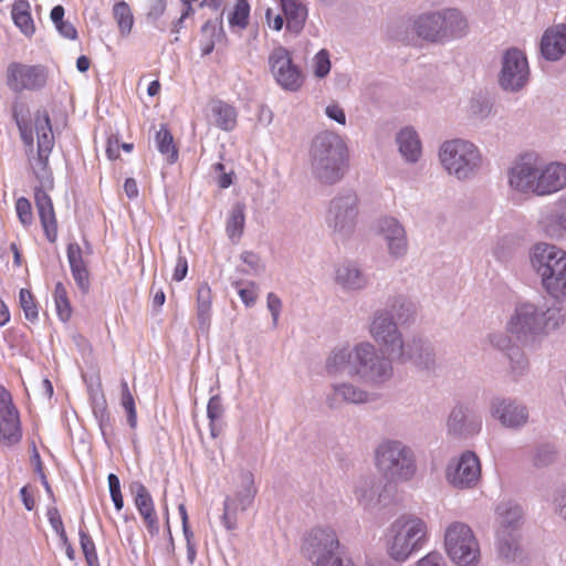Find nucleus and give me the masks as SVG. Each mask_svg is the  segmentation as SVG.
I'll use <instances>...</instances> for the list:
<instances>
[{
	"label": "nucleus",
	"mask_w": 566,
	"mask_h": 566,
	"mask_svg": "<svg viewBox=\"0 0 566 566\" xmlns=\"http://www.w3.org/2000/svg\"><path fill=\"white\" fill-rule=\"evenodd\" d=\"M67 259L71 268V272L77 270L87 269L82 256V250L77 243H70L67 245Z\"/></svg>",
	"instance_id": "nucleus-54"
},
{
	"label": "nucleus",
	"mask_w": 566,
	"mask_h": 566,
	"mask_svg": "<svg viewBox=\"0 0 566 566\" xmlns=\"http://www.w3.org/2000/svg\"><path fill=\"white\" fill-rule=\"evenodd\" d=\"M250 4L247 0H237L232 11L228 14V22L231 28L243 30L248 27Z\"/></svg>",
	"instance_id": "nucleus-45"
},
{
	"label": "nucleus",
	"mask_w": 566,
	"mask_h": 566,
	"mask_svg": "<svg viewBox=\"0 0 566 566\" xmlns=\"http://www.w3.org/2000/svg\"><path fill=\"white\" fill-rule=\"evenodd\" d=\"M239 486L232 496H227L223 503L222 523L228 531L237 528L239 512L247 511L254 502L256 488L253 474L243 471L239 475Z\"/></svg>",
	"instance_id": "nucleus-16"
},
{
	"label": "nucleus",
	"mask_w": 566,
	"mask_h": 566,
	"mask_svg": "<svg viewBox=\"0 0 566 566\" xmlns=\"http://www.w3.org/2000/svg\"><path fill=\"white\" fill-rule=\"evenodd\" d=\"M530 80V66L525 54L511 48L503 52L499 74L500 87L510 93L523 90Z\"/></svg>",
	"instance_id": "nucleus-13"
},
{
	"label": "nucleus",
	"mask_w": 566,
	"mask_h": 566,
	"mask_svg": "<svg viewBox=\"0 0 566 566\" xmlns=\"http://www.w3.org/2000/svg\"><path fill=\"white\" fill-rule=\"evenodd\" d=\"M313 71L315 76L325 77L331 71L329 54L326 50H321L313 59Z\"/></svg>",
	"instance_id": "nucleus-52"
},
{
	"label": "nucleus",
	"mask_w": 566,
	"mask_h": 566,
	"mask_svg": "<svg viewBox=\"0 0 566 566\" xmlns=\"http://www.w3.org/2000/svg\"><path fill=\"white\" fill-rule=\"evenodd\" d=\"M223 406L219 396L210 398L207 406V415L210 421H219L223 416Z\"/></svg>",
	"instance_id": "nucleus-57"
},
{
	"label": "nucleus",
	"mask_w": 566,
	"mask_h": 566,
	"mask_svg": "<svg viewBox=\"0 0 566 566\" xmlns=\"http://www.w3.org/2000/svg\"><path fill=\"white\" fill-rule=\"evenodd\" d=\"M438 158L447 175L458 181L473 179L483 165L480 148L464 138H452L441 143L438 149Z\"/></svg>",
	"instance_id": "nucleus-9"
},
{
	"label": "nucleus",
	"mask_w": 566,
	"mask_h": 566,
	"mask_svg": "<svg viewBox=\"0 0 566 566\" xmlns=\"http://www.w3.org/2000/svg\"><path fill=\"white\" fill-rule=\"evenodd\" d=\"M566 323L562 308L523 302L515 306L506 322V331L525 345L542 342Z\"/></svg>",
	"instance_id": "nucleus-3"
},
{
	"label": "nucleus",
	"mask_w": 566,
	"mask_h": 566,
	"mask_svg": "<svg viewBox=\"0 0 566 566\" xmlns=\"http://www.w3.org/2000/svg\"><path fill=\"white\" fill-rule=\"evenodd\" d=\"M122 388V406L127 412V421L130 428H136L137 426V413H136V407H135V400L129 391L127 381L123 380L120 384Z\"/></svg>",
	"instance_id": "nucleus-49"
},
{
	"label": "nucleus",
	"mask_w": 566,
	"mask_h": 566,
	"mask_svg": "<svg viewBox=\"0 0 566 566\" xmlns=\"http://www.w3.org/2000/svg\"><path fill=\"white\" fill-rule=\"evenodd\" d=\"M557 449L551 443H542L536 446L531 453V462L537 468H547L557 461Z\"/></svg>",
	"instance_id": "nucleus-43"
},
{
	"label": "nucleus",
	"mask_w": 566,
	"mask_h": 566,
	"mask_svg": "<svg viewBox=\"0 0 566 566\" xmlns=\"http://www.w3.org/2000/svg\"><path fill=\"white\" fill-rule=\"evenodd\" d=\"M490 415L506 429L520 430L530 420L528 408L513 398L496 397L491 400Z\"/></svg>",
	"instance_id": "nucleus-22"
},
{
	"label": "nucleus",
	"mask_w": 566,
	"mask_h": 566,
	"mask_svg": "<svg viewBox=\"0 0 566 566\" xmlns=\"http://www.w3.org/2000/svg\"><path fill=\"white\" fill-rule=\"evenodd\" d=\"M394 359L399 363L412 361L419 368L427 370L436 366L433 346L428 340L417 336L403 342L401 350L397 352Z\"/></svg>",
	"instance_id": "nucleus-26"
},
{
	"label": "nucleus",
	"mask_w": 566,
	"mask_h": 566,
	"mask_svg": "<svg viewBox=\"0 0 566 566\" xmlns=\"http://www.w3.org/2000/svg\"><path fill=\"white\" fill-rule=\"evenodd\" d=\"M156 143L158 150L165 155L170 164L175 163L178 158V151L174 145L172 135L168 129L161 128L156 134Z\"/></svg>",
	"instance_id": "nucleus-47"
},
{
	"label": "nucleus",
	"mask_w": 566,
	"mask_h": 566,
	"mask_svg": "<svg viewBox=\"0 0 566 566\" xmlns=\"http://www.w3.org/2000/svg\"><path fill=\"white\" fill-rule=\"evenodd\" d=\"M447 433L454 439H469L482 429V418L469 406L457 405L447 418Z\"/></svg>",
	"instance_id": "nucleus-23"
},
{
	"label": "nucleus",
	"mask_w": 566,
	"mask_h": 566,
	"mask_svg": "<svg viewBox=\"0 0 566 566\" xmlns=\"http://www.w3.org/2000/svg\"><path fill=\"white\" fill-rule=\"evenodd\" d=\"M336 530L329 525H319L307 531L302 539L303 556L316 566L342 547Z\"/></svg>",
	"instance_id": "nucleus-12"
},
{
	"label": "nucleus",
	"mask_w": 566,
	"mask_h": 566,
	"mask_svg": "<svg viewBox=\"0 0 566 566\" xmlns=\"http://www.w3.org/2000/svg\"><path fill=\"white\" fill-rule=\"evenodd\" d=\"M541 52L546 60L557 61L566 54V25L547 29L542 36Z\"/></svg>",
	"instance_id": "nucleus-29"
},
{
	"label": "nucleus",
	"mask_w": 566,
	"mask_h": 566,
	"mask_svg": "<svg viewBox=\"0 0 566 566\" xmlns=\"http://www.w3.org/2000/svg\"><path fill=\"white\" fill-rule=\"evenodd\" d=\"M72 276L77 287L83 292L87 293L90 290V274L87 269L77 270L72 272Z\"/></svg>",
	"instance_id": "nucleus-61"
},
{
	"label": "nucleus",
	"mask_w": 566,
	"mask_h": 566,
	"mask_svg": "<svg viewBox=\"0 0 566 566\" xmlns=\"http://www.w3.org/2000/svg\"><path fill=\"white\" fill-rule=\"evenodd\" d=\"M269 66L275 82L283 90L297 92L302 87L304 76L300 67L294 64L287 49L275 48L269 55Z\"/></svg>",
	"instance_id": "nucleus-18"
},
{
	"label": "nucleus",
	"mask_w": 566,
	"mask_h": 566,
	"mask_svg": "<svg viewBox=\"0 0 566 566\" xmlns=\"http://www.w3.org/2000/svg\"><path fill=\"white\" fill-rule=\"evenodd\" d=\"M415 566H447L442 555L438 552H430L421 557Z\"/></svg>",
	"instance_id": "nucleus-59"
},
{
	"label": "nucleus",
	"mask_w": 566,
	"mask_h": 566,
	"mask_svg": "<svg viewBox=\"0 0 566 566\" xmlns=\"http://www.w3.org/2000/svg\"><path fill=\"white\" fill-rule=\"evenodd\" d=\"M20 306L23 310L24 316L28 321L34 322L38 319V307L34 297L29 290L22 289L20 291Z\"/></svg>",
	"instance_id": "nucleus-50"
},
{
	"label": "nucleus",
	"mask_w": 566,
	"mask_h": 566,
	"mask_svg": "<svg viewBox=\"0 0 566 566\" xmlns=\"http://www.w3.org/2000/svg\"><path fill=\"white\" fill-rule=\"evenodd\" d=\"M368 333L373 340L378 344L392 358L401 350L405 342L399 329L398 322H394L386 311L375 310L369 316Z\"/></svg>",
	"instance_id": "nucleus-14"
},
{
	"label": "nucleus",
	"mask_w": 566,
	"mask_h": 566,
	"mask_svg": "<svg viewBox=\"0 0 566 566\" xmlns=\"http://www.w3.org/2000/svg\"><path fill=\"white\" fill-rule=\"evenodd\" d=\"M224 10L221 11L220 15L214 20H208L202 25V34L207 38V41L203 43L201 48L202 55L210 54L213 49L216 42L220 41L224 36L223 27H222V17Z\"/></svg>",
	"instance_id": "nucleus-42"
},
{
	"label": "nucleus",
	"mask_w": 566,
	"mask_h": 566,
	"mask_svg": "<svg viewBox=\"0 0 566 566\" xmlns=\"http://www.w3.org/2000/svg\"><path fill=\"white\" fill-rule=\"evenodd\" d=\"M212 293L207 283L201 284L197 291V321L198 329L207 334L210 328Z\"/></svg>",
	"instance_id": "nucleus-38"
},
{
	"label": "nucleus",
	"mask_w": 566,
	"mask_h": 566,
	"mask_svg": "<svg viewBox=\"0 0 566 566\" xmlns=\"http://www.w3.org/2000/svg\"><path fill=\"white\" fill-rule=\"evenodd\" d=\"M398 151L408 164H416L422 156V144L417 130L411 126L401 128L396 134Z\"/></svg>",
	"instance_id": "nucleus-31"
},
{
	"label": "nucleus",
	"mask_w": 566,
	"mask_h": 566,
	"mask_svg": "<svg viewBox=\"0 0 566 566\" xmlns=\"http://www.w3.org/2000/svg\"><path fill=\"white\" fill-rule=\"evenodd\" d=\"M114 18L118 24L122 34L127 35L130 33L134 18L129 6L124 2H117L113 8Z\"/></svg>",
	"instance_id": "nucleus-46"
},
{
	"label": "nucleus",
	"mask_w": 566,
	"mask_h": 566,
	"mask_svg": "<svg viewBox=\"0 0 566 566\" xmlns=\"http://www.w3.org/2000/svg\"><path fill=\"white\" fill-rule=\"evenodd\" d=\"M34 125L38 137V159L33 171L40 182V186L34 189V201L45 237L53 243L57 237V222L53 202L45 189L53 188V177L48 168V158L54 145V135L46 111L35 113Z\"/></svg>",
	"instance_id": "nucleus-2"
},
{
	"label": "nucleus",
	"mask_w": 566,
	"mask_h": 566,
	"mask_svg": "<svg viewBox=\"0 0 566 566\" xmlns=\"http://www.w3.org/2000/svg\"><path fill=\"white\" fill-rule=\"evenodd\" d=\"M21 439L20 420L11 394L0 386V442L11 446Z\"/></svg>",
	"instance_id": "nucleus-25"
},
{
	"label": "nucleus",
	"mask_w": 566,
	"mask_h": 566,
	"mask_svg": "<svg viewBox=\"0 0 566 566\" xmlns=\"http://www.w3.org/2000/svg\"><path fill=\"white\" fill-rule=\"evenodd\" d=\"M93 412L98 420L103 433H105V428L109 424V415L107 412L106 401L103 397L101 401L97 399L94 400Z\"/></svg>",
	"instance_id": "nucleus-56"
},
{
	"label": "nucleus",
	"mask_w": 566,
	"mask_h": 566,
	"mask_svg": "<svg viewBox=\"0 0 566 566\" xmlns=\"http://www.w3.org/2000/svg\"><path fill=\"white\" fill-rule=\"evenodd\" d=\"M552 507L558 517L566 521V485L555 490L552 497Z\"/></svg>",
	"instance_id": "nucleus-53"
},
{
	"label": "nucleus",
	"mask_w": 566,
	"mask_h": 566,
	"mask_svg": "<svg viewBox=\"0 0 566 566\" xmlns=\"http://www.w3.org/2000/svg\"><path fill=\"white\" fill-rule=\"evenodd\" d=\"M384 541L390 559L405 563L428 542V524L415 514H402L389 524Z\"/></svg>",
	"instance_id": "nucleus-5"
},
{
	"label": "nucleus",
	"mask_w": 566,
	"mask_h": 566,
	"mask_svg": "<svg viewBox=\"0 0 566 566\" xmlns=\"http://www.w3.org/2000/svg\"><path fill=\"white\" fill-rule=\"evenodd\" d=\"M392 359L371 342L363 340L354 346L334 347L325 360V370L328 376L348 374L370 387L381 388L394 378Z\"/></svg>",
	"instance_id": "nucleus-1"
},
{
	"label": "nucleus",
	"mask_w": 566,
	"mask_h": 566,
	"mask_svg": "<svg viewBox=\"0 0 566 566\" xmlns=\"http://www.w3.org/2000/svg\"><path fill=\"white\" fill-rule=\"evenodd\" d=\"M209 122L223 132H231L238 122V112L234 106L221 101L212 99L208 104Z\"/></svg>",
	"instance_id": "nucleus-33"
},
{
	"label": "nucleus",
	"mask_w": 566,
	"mask_h": 566,
	"mask_svg": "<svg viewBox=\"0 0 566 566\" xmlns=\"http://www.w3.org/2000/svg\"><path fill=\"white\" fill-rule=\"evenodd\" d=\"M135 493V505L139 514L144 518L146 526L151 535L158 534L159 523L155 513L154 502L150 493L144 484L135 482L132 486Z\"/></svg>",
	"instance_id": "nucleus-30"
},
{
	"label": "nucleus",
	"mask_w": 566,
	"mask_h": 566,
	"mask_svg": "<svg viewBox=\"0 0 566 566\" xmlns=\"http://www.w3.org/2000/svg\"><path fill=\"white\" fill-rule=\"evenodd\" d=\"M481 462L473 451H464L449 461L446 468V479L455 489L475 488L481 480Z\"/></svg>",
	"instance_id": "nucleus-15"
},
{
	"label": "nucleus",
	"mask_w": 566,
	"mask_h": 566,
	"mask_svg": "<svg viewBox=\"0 0 566 566\" xmlns=\"http://www.w3.org/2000/svg\"><path fill=\"white\" fill-rule=\"evenodd\" d=\"M245 206L241 202H237L232 206L229 218L227 220L226 231L229 239L233 243H238L244 231L245 224Z\"/></svg>",
	"instance_id": "nucleus-41"
},
{
	"label": "nucleus",
	"mask_w": 566,
	"mask_h": 566,
	"mask_svg": "<svg viewBox=\"0 0 566 566\" xmlns=\"http://www.w3.org/2000/svg\"><path fill=\"white\" fill-rule=\"evenodd\" d=\"M444 551L455 566H478L481 562L479 539L468 524L452 522L444 531Z\"/></svg>",
	"instance_id": "nucleus-10"
},
{
	"label": "nucleus",
	"mask_w": 566,
	"mask_h": 566,
	"mask_svg": "<svg viewBox=\"0 0 566 566\" xmlns=\"http://www.w3.org/2000/svg\"><path fill=\"white\" fill-rule=\"evenodd\" d=\"M377 310L386 311L394 322H398L399 325L413 323L418 314L416 303L400 293L388 296L385 306Z\"/></svg>",
	"instance_id": "nucleus-28"
},
{
	"label": "nucleus",
	"mask_w": 566,
	"mask_h": 566,
	"mask_svg": "<svg viewBox=\"0 0 566 566\" xmlns=\"http://www.w3.org/2000/svg\"><path fill=\"white\" fill-rule=\"evenodd\" d=\"M188 272V262L185 256L178 255L177 264L175 266V271L172 274V279L177 282H180L185 279Z\"/></svg>",
	"instance_id": "nucleus-63"
},
{
	"label": "nucleus",
	"mask_w": 566,
	"mask_h": 566,
	"mask_svg": "<svg viewBox=\"0 0 566 566\" xmlns=\"http://www.w3.org/2000/svg\"><path fill=\"white\" fill-rule=\"evenodd\" d=\"M6 78L8 87L15 93L36 91L45 86L48 70L40 64L29 65L12 62L7 67Z\"/></svg>",
	"instance_id": "nucleus-19"
},
{
	"label": "nucleus",
	"mask_w": 566,
	"mask_h": 566,
	"mask_svg": "<svg viewBox=\"0 0 566 566\" xmlns=\"http://www.w3.org/2000/svg\"><path fill=\"white\" fill-rule=\"evenodd\" d=\"M354 495L364 509H373L379 500V484L375 476H361L354 485Z\"/></svg>",
	"instance_id": "nucleus-37"
},
{
	"label": "nucleus",
	"mask_w": 566,
	"mask_h": 566,
	"mask_svg": "<svg viewBox=\"0 0 566 566\" xmlns=\"http://www.w3.org/2000/svg\"><path fill=\"white\" fill-rule=\"evenodd\" d=\"M489 343L502 352L510 360L511 369L515 374H523L527 366V359L523 350L513 343L507 332H494L488 335Z\"/></svg>",
	"instance_id": "nucleus-27"
},
{
	"label": "nucleus",
	"mask_w": 566,
	"mask_h": 566,
	"mask_svg": "<svg viewBox=\"0 0 566 566\" xmlns=\"http://www.w3.org/2000/svg\"><path fill=\"white\" fill-rule=\"evenodd\" d=\"M531 265L541 277L545 292L559 303L566 302V251L545 242L531 251Z\"/></svg>",
	"instance_id": "nucleus-7"
},
{
	"label": "nucleus",
	"mask_w": 566,
	"mask_h": 566,
	"mask_svg": "<svg viewBox=\"0 0 566 566\" xmlns=\"http://www.w3.org/2000/svg\"><path fill=\"white\" fill-rule=\"evenodd\" d=\"M310 166L313 177L322 185L339 182L348 168V148L336 133H318L310 147Z\"/></svg>",
	"instance_id": "nucleus-4"
},
{
	"label": "nucleus",
	"mask_w": 566,
	"mask_h": 566,
	"mask_svg": "<svg viewBox=\"0 0 566 566\" xmlns=\"http://www.w3.org/2000/svg\"><path fill=\"white\" fill-rule=\"evenodd\" d=\"M371 401H374L371 392L349 380L332 382L324 399L326 407L331 410H339L348 405H366Z\"/></svg>",
	"instance_id": "nucleus-20"
},
{
	"label": "nucleus",
	"mask_w": 566,
	"mask_h": 566,
	"mask_svg": "<svg viewBox=\"0 0 566 566\" xmlns=\"http://www.w3.org/2000/svg\"><path fill=\"white\" fill-rule=\"evenodd\" d=\"M359 216V198L353 191L334 197L326 212V224L337 240H347L356 231Z\"/></svg>",
	"instance_id": "nucleus-11"
},
{
	"label": "nucleus",
	"mask_w": 566,
	"mask_h": 566,
	"mask_svg": "<svg viewBox=\"0 0 566 566\" xmlns=\"http://www.w3.org/2000/svg\"><path fill=\"white\" fill-rule=\"evenodd\" d=\"M374 464L388 482H410L417 474V457L413 449L398 439H382L375 448Z\"/></svg>",
	"instance_id": "nucleus-6"
},
{
	"label": "nucleus",
	"mask_w": 566,
	"mask_h": 566,
	"mask_svg": "<svg viewBox=\"0 0 566 566\" xmlns=\"http://www.w3.org/2000/svg\"><path fill=\"white\" fill-rule=\"evenodd\" d=\"M239 295L245 306L250 307L254 305L256 301V286L255 283L250 282L247 287L239 290Z\"/></svg>",
	"instance_id": "nucleus-60"
},
{
	"label": "nucleus",
	"mask_w": 566,
	"mask_h": 566,
	"mask_svg": "<svg viewBox=\"0 0 566 566\" xmlns=\"http://www.w3.org/2000/svg\"><path fill=\"white\" fill-rule=\"evenodd\" d=\"M523 516V509L517 503L501 502L495 509L496 532H520Z\"/></svg>",
	"instance_id": "nucleus-32"
},
{
	"label": "nucleus",
	"mask_w": 566,
	"mask_h": 566,
	"mask_svg": "<svg viewBox=\"0 0 566 566\" xmlns=\"http://www.w3.org/2000/svg\"><path fill=\"white\" fill-rule=\"evenodd\" d=\"M280 7L286 21V30L298 34L308 13L305 0H280Z\"/></svg>",
	"instance_id": "nucleus-35"
},
{
	"label": "nucleus",
	"mask_w": 566,
	"mask_h": 566,
	"mask_svg": "<svg viewBox=\"0 0 566 566\" xmlns=\"http://www.w3.org/2000/svg\"><path fill=\"white\" fill-rule=\"evenodd\" d=\"M54 302L59 317L63 322L69 321L72 314V308L67 298L66 289L61 282L55 285Z\"/></svg>",
	"instance_id": "nucleus-48"
},
{
	"label": "nucleus",
	"mask_w": 566,
	"mask_h": 566,
	"mask_svg": "<svg viewBox=\"0 0 566 566\" xmlns=\"http://www.w3.org/2000/svg\"><path fill=\"white\" fill-rule=\"evenodd\" d=\"M266 305L272 315L273 325L276 326L282 310V302L277 295L269 293L266 297Z\"/></svg>",
	"instance_id": "nucleus-58"
},
{
	"label": "nucleus",
	"mask_w": 566,
	"mask_h": 566,
	"mask_svg": "<svg viewBox=\"0 0 566 566\" xmlns=\"http://www.w3.org/2000/svg\"><path fill=\"white\" fill-rule=\"evenodd\" d=\"M240 259L243 263H245L254 273L260 270V258L250 251H244L241 253Z\"/></svg>",
	"instance_id": "nucleus-64"
},
{
	"label": "nucleus",
	"mask_w": 566,
	"mask_h": 566,
	"mask_svg": "<svg viewBox=\"0 0 566 566\" xmlns=\"http://www.w3.org/2000/svg\"><path fill=\"white\" fill-rule=\"evenodd\" d=\"M15 210L18 218L23 226L29 227L30 224H32V208L30 201L27 198L20 197L15 201Z\"/></svg>",
	"instance_id": "nucleus-55"
},
{
	"label": "nucleus",
	"mask_w": 566,
	"mask_h": 566,
	"mask_svg": "<svg viewBox=\"0 0 566 566\" xmlns=\"http://www.w3.org/2000/svg\"><path fill=\"white\" fill-rule=\"evenodd\" d=\"M496 549L506 560H514L520 551V532H496Z\"/></svg>",
	"instance_id": "nucleus-39"
},
{
	"label": "nucleus",
	"mask_w": 566,
	"mask_h": 566,
	"mask_svg": "<svg viewBox=\"0 0 566 566\" xmlns=\"http://www.w3.org/2000/svg\"><path fill=\"white\" fill-rule=\"evenodd\" d=\"M80 542L83 554L88 566H99L97 554L95 551V544L91 536L83 531H80Z\"/></svg>",
	"instance_id": "nucleus-51"
},
{
	"label": "nucleus",
	"mask_w": 566,
	"mask_h": 566,
	"mask_svg": "<svg viewBox=\"0 0 566 566\" xmlns=\"http://www.w3.org/2000/svg\"><path fill=\"white\" fill-rule=\"evenodd\" d=\"M412 29L418 38L429 43H446L468 33L469 23L455 8L427 11L413 20Z\"/></svg>",
	"instance_id": "nucleus-8"
},
{
	"label": "nucleus",
	"mask_w": 566,
	"mask_h": 566,
	"mask_svg": "<svg viewBox=\"0 0 566 566\" xmlns=\"http://www.w3.org/2000/svg\"><path fill=\"white\" fill-rule=\"evenodd\" d=\"M566 187V165L546 161L541 156L534 172L528 197H545Z\"/></svg>",
	"instance_id": "nucleus-17"
},
{
	"label": "nucleus",
	"mask_w": 566,
	"mask_h": 566,
	"mask_svg": "<svg viewBox=\"0 0 566 566\" xmlns=\"http://www.w3.org/2000/svg\"><path fill=\"white\" fill-rule=\"evenodd\" d=\"M492 102L484 95L472 96L467 106V114L470 118L475 120H483L492 113Z\"/></svg>",
	"instance_id": "nucleus-44"
},
{
	"label": "nucleus",
	"mask_w": 566,
	"mask_h": 566,
	"mask_svg": "<svg viewBox=\"0 0 566 566\" xmlns=\"http://www.w3.org/2000/svg\"><path fill=\"white\" fill-rule=\"evenodd\" d=\"M539 155L524 153L517 156L506 170L507 187L511 192L528 197Z\"/></svg>",
	"instance_id": "nucleus-21"
},
{
	"label": "nucleus",
	"mask_w": 566,
	"mask_h": 566,
	"mask_svg": "<svg viewBox=\"0 0 566 566\" xmlns=\"http://www.w3.org/2000/svg\"><path fill=\"white\" fill-rule=\"evenodd\" d=\"M325 114L328 118L337 122L338 124L340 125H345L346 124V115H345V112L344 109L337 105V104H332V105H328L326 106L325 108Z\"/></svg>",
	"instance_id": "nucleus-62"
},
{
	"label": "nucleus",
	"mask_w": 566,
	"mask_h": 566,
	"mask_svg": "<svg viewBox=\"0 0 566 566\" xmlns=\"http://www.w3.org/2000/svg\"><path fill=\"white\" fill-rule=\"evenodd\" d=\"M335 282L344 291L356 292L367 286L368 279L356 264L347 262L337 266Z\"/></svg>",
	"instance_id": "nucleus-34"
},
{
	"label": "nucleus",
	"mask_w": 566,
	"mask_h": 566,
	"mask_svg": "<svg viewBox=\"0 0 566 566\" xmlns=\"http://www.w3.org/2000/svg\"><path fill=\"white\" fill-rule=\"evenodd\" d=\"M377 230L390 258L398 260L407 254L408 237L405 227L398 219L389 216L379 219Z\"/></svg>",
	"instance_id": "nucleus-24"
},
{
	"label": "nucleus",
	"mask_w": 566,
	"mask_h": 566,
	"mask_svg": "<svg viewBox=\"0 0 566 566\" xmlns=\"http://www.w3.org/2000/svg\"><path fill=\"white\" fill-rule=\"evenodd\" d=\"M543 231L551 238L566 235V207L554 205L539 219Z\"/></svg>",
	"instance_id": "nucleus-36"
},
{
	"label": "nucleus",
	"mask_w": 566,
	"mask_h": 566,
	"mask_svg": "<svg viewBox=\"0 0 566 566\" xmlns=\"http://www.w3.org/2000/svg\"><path fill=\"white\" fill-rule=\"evenodd\" d=\"M11 14L14 24L20 31L27 36H32L35 32V27L30 13V3L27 0H15Z\"/></svg>",
	"instance_id": "nucleus-40"
}]
</instances>
